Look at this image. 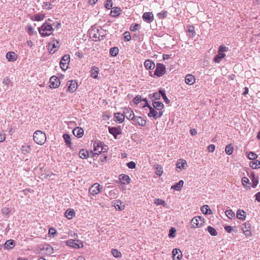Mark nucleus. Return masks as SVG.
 Segmentation results:
<instances>
[{"label":"nucleus","instance_id":"1","mask_svg":"<svg viewBox=\"0 0 260 260\" xmlns=\"http://www.w3.org/2000/svg\"><path fill=\"white\" fill-rule=\"evenodd\" d=\"M107 151V146L101 142L96 141L93 143V150H91L90 153L91 156L94 157L99 156L102 152H105Z\"/></svg>","mask_w":260,"mask_h":260},{"label":"nucleus","instance_id":"2","mask_svg":"<svg viewBox=\"0 0 260 260\" xmlns=\"http://www.w3.org/2000/svg\"><path fill=\"white\" fill-rule=\"evenodd\" d=\"M54 29L52 25L48 22H44L41 27L38 28V31L42 37H47L53 34Z\"/></svg>","mask_w":260,"mask_h":260},{"label":"nucleus","instance_id":"3","mask_svg":"<svg viewBox=\"0 0 260 260\" xmlns=\"http://www.w3.org/2000/svg\"><path fill=\"white\" fill-rule=\"evenodd\" d=\"M33 139L37 144L43 145L47 140L46 134L41 131H36L34 133Z\"/></svg>","mask_w":260,"mask_h":260},{"label":"nucleus","instance_id":"4","mask_svg":"<svg viewBox=\"0 0 260 260\" xmlns=\"http://www.w3.org/2000/svg\"><path fill=\"white\" fill-rule=\"evenodd\" d=\"M229 51V48L224 46H220L218 50V54L214 57L213 61L215 63H219L226 56L224 52Z\"/></svg>","mask_w":260,"mask_h":260},{"label":"nucleus","instance_id":"5","mask_svg":"<svg viewBox=\"0 0 260 260\" xmlns=\"http://www.w3.org/2000/svg\"><path fill=\"white\" fill-rule=\"evenodd\" d=\"M144 101L146 102V104L144 106V107H147L149 109V112L148 113V116L149 117H153L154 119H156L158 117H160L162 115V111H159V112H157L154 109L155 108H152L147 103V100L146 99H144Z\"/></svg>","mask_w":260,"mask_h":260},{"label":"nucleus","instance_id":"6","mask_svg":"<svg viewBox=\"0 0 260 260\" xmlns=\"http://www.w3.org/2000/svg\"><path fill=\"white\" fill-rule=\"evenodd\" d=\"M102 190V186L98 183H95L89 188L88 193L92 196H95L101 192Z\"/></svg>","mask_w":260,"mask_h":260},{"label":"nucleus","instance_id":"7","mask_svg":"<svg viewBox=\"0 0 260 260\" xmlns=\"http://www.w3.org/2000/svg\"><path fill=\"white\" fill-rule=\"evenodd\" d=\"M205 223V219L200 216L193 217L191 220V226L193 228L202 227Z\"/></svg>","mask_w":260,"mask_h":260},{"label":"nucleus","instance_id":"8","mask_svg":"<svg viewBox=\"0 0 260 260\" xmlns=\"http://www.w3.org/2000/svg\"><path fill=\"white\" fill-rule=\"evenodd\" d=\"M65 243L67 246L75 249L83 248L84 246L83 242L79 240L70 239L66 241Z\"/></svg>","mask_w":260,"mask_h":260},{"label":"nucleus","instance_id":"9","mask_svg":"<svg viewBox=\"0 0 260 260\" xmlns=\"http://www.w3.org/2000/svg\"><path fill=\"white\" fill-rule=\"evenodd\" d=\"M70 62V56L69 54L64 55L61 59L60 62V67L61 70L66 71L69 68Z\"/></svg>","mask_w":260,"mask_h":260},{"label":"nucleus","instance_id":"10","mask_svg":"<svg viewBox=\"0 0 260 260\" xmlns=\"http://www.w3.org/2000/svg\"><path fill=\"white\" fill-rule=\"evenodd\" d=\"M166 73V66L162 63H157L154 75L160 77L165 75Z\"/></svg>","mask_w":260,"mask_h":260},{"label":"nucleus","instance_id":"11","mask_svg":"<svg viewBox=\"0 0 260 260\" xmlns=\"http://www.w3.org/2000/svg\"><path fill=\"white\" fill-rule=\"evenodd\" d=\"M67 92L70 93L75 92L78 88V83L76 80H70L67 82Z\"/></svg>","mask_w":260,"mask_h":260},{"label":"nucleus","instance_id":"12","mask_svg":"<svg viewBox=\"0 0 260 260\" xmlns=\"http://www.w3.org/2000/svg\"><path fill=\"white\" fill-rule=\"evenodd\" d=\"M132 124L135 125L145 126L146 124V120L141 116H135L132 120Z\"/></svg>","mask_w":260,"mask_h":260},{"label":"nucleus","instance_id":"13","mask_svg":"<svg viewBox=\"0 0 260 260\" xmlns=\"http://www.w3.org/2000/svg\"><path fill=\"white\" fill-rule=\"evenodd\" d=\"M50 88H56L60 86V82L57 77L55 76H52L50 79Z\"/></svg>","mask_w":260,"mask_h":260},{"label":"nucleus","instance_id":"14","mask_svg":"<svg viewBox=\"0 0 260 260\" xmlns=\"http://www.w3.org/2000/svg\"><path fill=\"white\" fill-rule=\"evenodd\" d=\"M187 166V164L186 161L182 158L179 159L176 164V168L177 169H179V171H182V170L185 169Z\"/></svg>","mask_w":260,"mask_h":260},{"label":"nucleus","instance_id":"15","mask_svg":"<svg viewBox=\"0 0 260 260\" xmlns=\"http://www.w3.org/2000/svg\"><path fill=\"white\" fill-rule=\"evenodd\" d=\"M124 117L125 116L127 119L132 120L134 119L135 115L131 108H125L123 111Z\"/></svg>","mask_w":260,"mask_h":260},{"label":"nucleus","instance_id":"16","mask_svg":"<svg viewBox=\"0 0 260 260\" xmlns=\"http://www.w3.org/2000/svg\"><path fill=\"white\" fill-rule=\"evenodd\" d=\"M249 178L252 182V187L255 188L259 182V177L257 175H255L254 172H251L249 176Z\"/></svg>","mask_w":260,"mask_h":260},{"label":"nucleus","instance_id":"17","mask_svg":"<svg viewBox=\"0 0 260 260\" xmlns=\"http://www.w3.org/2000/svg\"><path fill=\"white\" fill-rule=\"evenodd\" d=\"M196 82L195 77L192 74H187L185 77V83L189 85H193Z\"/></svg>","mask_w":260,"mask_h":260},{"label":"nucleus","instance_id":"18","mask_svg":"<svg viewBox=\"0 0 260 260\" xmlns=\"http://www.w3.org/2000/svg\"><path fill=\"white\" fill-rule=\"evenodd\" d=\"M119 179L121 183L123 184H128L131 183V179L130 177L125 174H120L119 176Z\"/></svg>","mask_w":260,"mask_h":260},{"label":"nucleus","instance_id":"19","mask_svg":"<svg viewBox=\"0 0 260 260\" xmlns=\"http://www.w3.org/2000/svg\"><path fill=\"white\" fill-rule=\"evenodd\" d=\"M90 37L92 38L93 40L96 41L100 40V35L99 34V29H91L89 32Z\"/></svg>","mask_w":260,"mask_h":260},{"label":"nucleus","instance_id":"20","mask_svg":"<svg viewBox=\"0 0 260 260\" xmlns=\"http://www.w3.org/2000/svg\"><path fill=\"white\" fill-rule=\"evenodd\" d=\"M109 132L114 136L115 139H117V136L121 134L120 129L115 127H109Z\"/></svg>","mask_w":260,"mask_h":260},{"label":"nucleus","instance_id":"21","mask_svg":"<svg viewBox=\"0 0 260 260\" xmlns=\"http://www.w3.org/2000/svg\"><path fill=\"white\" fill-rule=\"evenodd\" d=\"M143 20L147 23H150L154 20V17L152 13L146 12L143 15Z\"/></svg>","mask_w":260,"mask_h":260},{"label":"nucleus","instance_id":"22","mask_svg":"<svg viewBox=\"0 0 260 260\" xmlns=\"http://www.w3.org/2000/svg\"><path fill=\"white\" fill-rule=\"evenodd\" d=\"M172 254L174 260H180L182 258V252L179 249H174L172 251Z\"/></svg>","mask_w":260,"mask_h":260},{"label":"nucleus","instance_id":"23","mask_svg":"<svg viewBox=\"0 0 260 260\" xmlns=\"http://www.w3.org/2000/svg\"><path fill=\"white\" fill-rule=\"evenodd\" d=\"M6 57L9 61L13 62L17 60L18 56L14 52L9 51L7 53Z\"/></svg>","mask_w":260,"mask_h":260},{"label":"nucleus","instance_id":"24","mask_svg":"<svg viewBox=\"0 0 260 260\" xmlns=\"http://www.w3.org/2000/svg\"><path fill=\"white\" fill-rule=\"evenodd\" d=\"M144 65L147 70H152L155 68L154 62L150 59L146 60L144 63Z\"/></svg>","mask_w":260,"mask_h":260},{"label":"nucleus","instance_id":"25","mask_svg":"<svg viewBox=\"0 0 260 260\" xmlns=\"http://www.w3.org/2000/svg\"><path fill=\"white\" fill-rule=\"evenodd\" d=\"M74 135L78 138L82 137L84 134V130L79 127H76L73 130Z\"/></svg>","mask_w":260,"mask_h":260},{"label":"nucleus","instance_id":"26","mask_svg":"<svg viewBox=\"0 0 260 260\" xmlns=\"http://www.w3.org/2000/svg\"><path fill=\"white\" fill-rule=\"evenodd\" d=\"M243 233L246 237L251 236V233L250 231V227L248 224L246 223L244 224V227L242 229Z\"/></svg>","mask_w":260,"mask_h":260},{"label":"nucleus","instance_id":"27","mask_svg":"<svg viewBox=\"0 0 260 260\" xmlns=\"http://www.w3.org/2000/svg\"><path fill=\"white\" fill-rule=\"evenodd\" d=\"M75 211L73 209H68L65 212L66 217L69 220L72 219L75 216Z\"/></svg>","mask_w":260,"mask_h":260},{"label":"nucleus","instance_id":"28","mask_svg":"<svg viewBox=\"0 0 260 260\" xmlns=\"http://www.w3.org/2000/svg\"><path fill=\"white\" fill-rule=\"evenodd\" d=\"M99 71L100 69L98 67L95 66L92 67L91 71H90L91 77L94 79H97L98 77Z\"/></svg>","mask_w":260,"mask_h":260},{"label":"nucleus","instance_id":"29","mask_svg":"<svg viewBox=\"0 0 260 260\" xmlns=\"http://www.w3.org/2000/svg\"><path fill=\"white\" fill-rule=\"evenodd\" d=\"M59 42L56 41H53L49 43V47H52L50 48V52L54 53L56 49L59 48Z\"/></svg>","mask_w":260,"mask_h":260},{"label":"nucleus","instance_id":"30","mask_svg":"<svg viewBox=\"0 0 260 260\" xmlns=\"http://www.w3.org/2000/svg\"><path fill=\"white\" fill-rule=\"evenodd\" d=\"M114 120L116 122L119 123H122L124 120V115L120 113H117L115 114Z\"/></svg>","mask_w":260,"mask_h":260},{"label":"nucleus","instance_id":"31","mask_svg":"<svg viewBox=\"0 0 260 260\" xmlns=\"http://www.w3.org/2000/svg\"><path fill=\"white\" fill-rule=\"evenodd\" d=\"M15 241L11 239L7 240L4 244L5 248L7 249H12L15 246Z\"/></svg>","mask_w":260,"mask_h":260},{"label":"nucleus","instance_id":"32","mask_svg":"<svg viewBox=\"0 0 260 260\" xmlns=\"http://www.w3.org/2000/svg\"><path fill=\"white\" fill-rule=\"evenodd\" d=\"M249 167L253 169L260 168V160L255 159L249 162Z\"/></svg>","mask_w":260,"mask_h":260},{"label":"nucleus","instance_id":"33","mask_svg":"<svg viewBox=\"0 0 260 260\" xmlns=\"http://www.w3.org/2000/svg\"><path fill=\"white\" fill-rule=\"evenodd\" d=\"M89 153L87 150L82 149L80 150L79 153V157L82 159H86L88 157Z\"/></svg>","mask_w":260,"mask_h":260},{"label":"nucleus","instance_id":"34","mask_svg":"<svg viewBox=\"0 0 260 260\" xmlns=\"http://www.w3.org/2000/svg\"><path fill=\"white\" fill-rule=\"evenodd\" d=\"M237 217L242 220H244L246 219V213L244 210L239 209L236 213Z\"/></svg>","mask_w":260,"mask_h":260},{"label":"nucleus","instance_id":"35","mask_svg":"<svg viewBox=\"0 0 260 260\" xmlns=\"http://www.w3.org/2000/svg\"><path fill=\"white\" fill-rule=\"evenodd\" d=\"M114 207L117 210L121 211L124 209V205L120 200H116L114 203Z\"/></svg>","mask_w":260,"mask_h":260},{"label":"nucleus","instance_id":"36","mask_svg":"<svg viewBox=\"0 0 260 260\" xmlns=\"http://www.w3.org/2000/svg\"><path fill=\"white\" fill-rule=\"evenodd\" d=\"M241 183L242 185L246 189L250 188V186L249 185L250 184L249 180L247 177H243L241 180Z\"/></svg>","mask_w":260,"mask_h":260},{"label":"nucleus","instance_id":"37","mask_svg":"<svg viewBox=\"0 0 260 260\" xmlns=\"http://www.w3.org/2000/svg\"><path fill=\"white\" fill-rule=\"evenodd\" d=\"M183 184L184 181L183 180H180L178 183H176L175 185H173L171 187V188H173L176 190H180L183 187Z\"/></svg>","mask_w":260,"mask_h":260},{"label":"nucleus","instance_id":"38","mask_svg":"<svg viewBox=\"0 0 260 260\" xmlns=\"http://www.w3.org/2000/svg\"><path fill=\"white\" fill-rule=\"evenodd\" d=\"M202 212L204 214H211L212 211L208 205H204L201 208Z\"/></svg>","mask_w":260,"mask_h":260},{"label":"nucleus","instance_id":"39","mask_svg":"<svg viewBox=\"0 0 260 260\" xmlns=\"http://www.w3.org/2000/svg\"><path fill=\"white\" fill-rule=\"evenodd\" d=\"M153 106L154 108L160 111L163 109L164 106L161 102L157 101L153 103Z\"/></svg>","mask_w":260,"mask_h":260},{"label":"nucleus","instance_id":"40","mask_svg":"<svg viewBox=\"0 0 260 260\" xmlns=\"http://www.w3.org/2000/svg\"><path fill=\"white\" fill-rule=\"evenodd\" d=\"M45 18V15L42 14H37L35 15L31 19L33 21H42Z\"/></svg>","mask_w":260,"mask_h":260},{"label":"nucleus","instance_id":"41","mask_svg":"<svg viewBox=\"0 0 260 260\" xmlns=\"http://www.w3.org/2000/svg\"><path fill=\"white\" fill-rule=\"evenodd\" d=\"M120 12L121 10L120 8L117 7H114L112 9L111 11V14L112 16L116 17L120 15Z\"/></svg>","mask_w":260,"mask_h":260},{"label":"nucleus","instance_id":"42","mask_svg":"<svg viewBox=\"0 0 260 260\" xmlns=\"http://www.w3.org/2000/svg\"><path fill=\"white\" fill-rule=\"evenodd\" d=\"M63 138L65 141V143L69 147H71V137L69 135L65 134L63 135Z\"/></svg>","mask_w":260,"mask_h":260},{"label":"nucleus","instance_id":"43","mask_svg":"<svg viewBox=\"0 0 260 260\" xmlns=\"http://www.w3.org/2000/svg\"><path fill=\"white\" fill-rule=\"evenodd\" d=\"M21 150L24 153H28L31 150V146L24 144L22 146Z\"/></svg>","mask_w":260,"mask_h":260},{"label":"nucleus","instance_id":"44","mask_svg":"<svg viewBox=\"0 0 260 260\" xmlns=\"http://www.w3.org/2000/svg\"><path fill=\"white\" fill-rule=\"evenodd\" d=\"M119 49L118 47H112L110 49V54L112 56H116L118 55Z\"/></svg>","mask_w":260,"mask_h":260},{"label":"nucleus","instance_id":"45","mask_svg":"<svg viewBox=\"0 0 260 260\" xmlns=\"http://www.w3.org/2000/svg\"><path fill=\"white\" fill-rule=\"evenodd\" d=\"M207 230L211 236H216L217 235V232L216 230L211 226H208L207 227Z\"/></svg>","mask_w":260,"mask_h":260},{"label":"nucleus","instance_id":"46","mask_svg":"<svg viewBox=\"0 0 260 260\" xmlns=\"http://www.w3.org/2000/svg\"><path fill=\"white\" fill-rule=\"evenodd\" d=\"M234 148L231 144L227 145L225 148V152L228 155H231L233 152Z\"/></svg>","mask_w":260,"mask_h":260},{"label":"nucleus","instance_id":"47","mask_svg":"<svg viewBox=\"0 0 260 260\" xmlns=\"http://www.w3.org/2000/svg\"><path fill=\"white\" fill-rule=\"evenodd\" d=\"M163 169L159 165H157L155 168V173L158 176H161L163 174Z\"/></svg>","mask_w":260,"mask_h":260},{"label":"nucleus","instance_id":"48","mask_svg":"<svg viewBox=\"0 0 260 260\" xmlns=\"http://www.w3.org/2000/svg\"><path fill=\"white\" fill-rule=\"evenodd\" d=\"M111 253L113 256L116 258L120 257L122 256L121 253L116 249H112Z\"/></svg>","mask_w":260,"mask_h":260},{"label":"nucleus","instance_id":"49","mask_svg":"<svg viewBox=\"0 0 260 260\" xmlns=\"http://www.w3.org/2000/svg\"><path fill=\"white\" fill-rule=\"evenodd\" d=\"M154 203L156 205H162L164 207L166 206V203L164 200L160 199H156L154 200Z\"/></svg>","mask_w":260,"mask_h":260},{"label":"nucleus","instance_id":"50","mask_svg":"<svg viewBox=\"0 0 260 260\" xmlns=\"http://www.w3.org/2000/svg\"><path fill=\"white\" fill-rule=\"evenodd\" d=\"M225 214L229 219H232L235 216V213L231 209L226 210Z\"/></svg>","mask_w":260,"mask_h":260},{"label":"nucleus","instance_id":"51","mask_svg":"<svg viewBox=\"0 0 260 260\" xmlns=\"http://www.w3.org/2000/svg\"><path fill=\"white\" fill-rule=\"evenodd\" d=\"M248 158L250 160H255L257 157V155L253 152H249L247 154Z\"/></svg>","mask_w":260,"mask_h":260},{"label":"nucleus","instance_id":"52","mask_svg":"<svg viewBox=\"0 0 260 260\" xmlns=\"http://www.w3.org/2000/svg\"><path fill=\"white\" fill-rule=\"evenodd\" d=\"M167 15L168 13L166 11H162L161 12L157 14V16L159 19H164L166 18Z\"/></svg>","mask_w":260,"mask_h":260},{"label":"nucleus","instance_id":"53","mask_svg":"<svg viewBox=\"0 0 260 260\" xmlns=\"http://www.w3.org/2000/svg\"><path fill=\"white\" fill-rule=\"evenodd\" d=\"M144 99L142 100V97L141 95H138L136 96L134 99H133V103L136 105H137L141 101H144Z\"/></svg>","mask_w":260,"mask_h":260},{"label":"nucleus","instance_id":"54","mask_svg":"<svg viewBox=\"0 0 260 260\" xmlns=\"http://www.w3.org/2000/svg\"><path fill=\"white\" fill-rule=\"evenodd\" d=\"M57 234L56 230L53 228H51L49 230L48 235L50 237H54Z\"/></svg>","mask_w":260,"mask_h":260},{"label":"nucleus","instance_id":"55","mask_svg":"<svg viewBox=\"0 0 260 260\" xmlns=\"http://www.w3.org/2000/svg\"><path fill=\"white\" fill-rule=\"evenodd\" d=\"M164 90H159L158 92H156L153 93V96L155 100H159L160 98V96L161 95V93Z\"/></svg>","mask_w":260,"mask_h":260},{"label":"nucleus","instance_id":"56","mask_svg":"<svg viewBox=\"0 0 260 260\" xmlns=\"http://www.w3.org/2000/svg\"><path fill=\"white\" fill-rule=\"evenodd\" d=\"M105 7L108 9H110L112 7V1L111 0L106 1L105 2Z\"/></svg>","mask_w":260,"mask_h":260},{"label":"nucleus","instance_id":"57","mask_svg":"<svg viewBox=\"0 0 260 260\" xmlns=\"http://www.w3.org/2000/svg\"><path fill=\"white\" fill-rule=\"evenodd\" d=\"M176 230L174 228H171V229L170 230L169 236L170 238H174L175 236V233L176 232Z\"/></svg>","mask_w":260,"mask_h":260},{"label":"nucleus","instance_id":"58","mask_svg":"<svg viewBox=\"0 0 260 260\" xmlns=\"http://www.w3.org/2000/svg\"><path fill=\"white\" fill-rule=\"evenodd\" d=\"M124 38L125 41H129L131 40V36L130 33L128 31H126L124 34Z\"/></svg>","mask_w":260,"mask_h":260},{"label":"nucleus","instance_id":"59","mask_svg":"<svg viewBox=\"0 0 260 260\" xmlns=\"http://www.w3.org/2000/svg\"><path fill=\"white\" fill-rule=\"evenodd\" d=\"M43 7L44 9H46L47 10L51 9V4L49 2H45L43 3Z\"/></svg>","mask_w":260,"mask_h":260},{"label":"nucleus","instance_id":"60","mask_svg":"<svg viewBox=\"0 0 260 260\" xmlns=\"http://www.w3.org/2000/svg\"><path fill=\"white\" fill-rule=\"evenodd\" d=\"M10 209L7 207H4L2 209V212L3 214L8 215L10 213Z\"/></svg>","mask_w":260,"mask_h":260},{"label":"nucleus","instance_id":"61","mask_svg":"<svg viewBox=\"0 0 260 260\" xmlns=\"http://www.w3.org/2000/svg\"><path fill=\"white\" fill-rule=\"evenodd\" d=\"M161 96L166 104H169L170 103V101L167 97L164 90L161 93Z\"/></svg>","mask_w":260,"mask_h":260},{"label":"nucleus","instance_id":"62","mask_svg":"<svg viewBox=\"0 0 260 260\" xmlns=\"http://www.w3.org/2000/svg\"><path fill=\"white\" fill-rule=\"evenodd\" d=\"M140 27V25L139 24H135L134 25H132L130 27V30L132 31H135L138 29Z\"/></svg>","mask_w":260,"mask_h":260},{"label":"nucleus","instance_id":"63","mask_svg":"<svg viewBox=\"0 0 260 260\" xmlns=\"http://www.w3.org/2000/svg\"><path fill=\"white\" fill-rule=\"evenodd\" d=\"M127 166L129 169H135L136 168V164L134 161H130L127 164Z\"/></svg>","mask_w":260,"mask_h":260},{"label":"nucleus","instance_id":"64","mask_svg":"<svg viewBox=\"0 0 260 260\" xmlns=\"http://www.w3.org/2000/svg\"><path fill=\"white\" fill-rule=\"evenodd\" d=\"M26 30H27V32L29 35H31L33 34L34 28H33V27L32 26H27V28H26Z\"/></svg>","mask_w":260,"mask_h":260}]
</instances>
